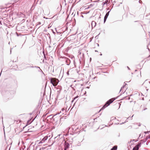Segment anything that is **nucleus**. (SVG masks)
I'll return each instance as SVG.
<instances>
[{
    "label": "nucleus",
    "mask_w": 150,
    "mask_h": 150,
    "mask_svg": "<svg viewBox=\"0 0 150 150\" xmlns=\"http://www.w3.org/2000/svg\"><path fill=\"white\" fill-rule=\"evenodd\" d=\"M57 114L54 115L53 116H52V115H50L49 117H50V119H53L54 121L56 122V124H57V125H58L60 123V122L62 119L63 118L60 117L59 118V117H55L57 115Z\"/></svg>",
    "instance_id": "nucleus-1"
},
{
    "label": "nucleus",
    "mask_w": 150,
    "mask_h": 150,
    "mask_svg": "<svg viewBox=\"0 0 150 150\" xmlns=\"http://www.w3.org/2000/svg\"><path fill=\"white\" fill-rule=\"evenodd\" d=\"M50 83H52L54 86H56L59 82V80L57 79L51 78L50 79Z\"/></svg>",
    "instance_id": "nucleus-2"
},
{
    "label": "nucleus",
    "mask_w": 150,
    "mask_h": 150,
    "mask_svg": "<svg viewBox=\"0 0 150 150\" xmlns=\"http://www.w3.org/2000/svg\"><path fill=\"white\" fill-rule=\"evenodd\" d=\"M110 104V103L107 101L104 104V105L103 106L102 108L100 109L99 110V112H100L101 110H104L105 108L108 107Z\"/></svg>",
    "instance_id": "nucleus-3"
},
{
    "label": "nucleus",
    "mask_w": 150,
    "mask_h": 150,
    "mask_svg": "<svg viewBox=\"0 0 150 150\" xmlns=\"http://www.w3.org/2000/svg\"><path fill=\"white\" fill-rule=\"evenodd\" d=\"M69 144L67 142H65L64 144V150H67V149L69 147Z\"/></svg>",
    "instance_id": "nucleus-4"
},
{
    "label": "nucleus",
    "mask_w": 150,
    "mask_h": 150,
    "mask_svg": "<svg viewBox=\"0 0 150 150\" xmlns=\"http://www.w3.org/2000/svg\"><path fill=\"white\" fill-rule=\"evenodd\" d=\"M140 146L141 144L140 143L139 144H138L133 148L132 150H138L139 148L140 147Z\"/></svg>",
    "instance_id": "nucleus-5"
},
{
    "label": "nucleus",
    "mask_w": 150,
    "mask_h": 150,
    "mask_svg": "<svg viewBox=\"0 0 150 150\" xmlns=\"http://www.w3.org/2000/svg\"><path fill=\"white\" fill-rule=\"evenodd\" d=\"M48 139V136L45 137L42 139L39 142V144H40L44 142L46 140Z\"/></svg>",
    "instance_id": "nucleus-6"
},
{
    "label": "nucleus",
    "mask_w": 150,
    "mask_h": 150,
    "mask_svg": "<svg viewBox=\"0 0 150 150\" xmlns=\"http://www.w3.org/2000/svg\"><path fill=\"white\" fill-rule=\"evenodd\" d=\"M65 62L68 65H69L70 63V60L67 58H65Z\"/></svg>",
    "instance_id": "nucleus-7"
},
{
    "label": "nucleus",
    "mask_w": 150,
    "mask_h": 150,
    "mask_svg": "<svg viewBox=\"0 0 150 150\" xmlns=\"http://www.w3.org/2000/svg\"><path fill=\"white\" fill-rule=\"evenodd\" d=\"M117 97L116 98H112L108 100V101L110 103V104L112 103L116 98H117Z\"/></svg>",
    "instance_id": "nucleus-8"
},
{
    "label": "nucleus",
    "mask_w": 150,
    "mask_h": 150,
    "mask_svg": "<svg viewBox=\"0 0 150 150\" xmlns=\"http://www.w3.org/2000/svg\"><path fill=\"white\" fill-rule=\"evenodd\" d=\"M96 23L95 21H92L91 24L92 28L95 27L96 26Z\"/></svg>",
    "instance_id": "nucleus-9"
},
{
    "label": "nucleus",
    "mask_w": 150,
    "mask_h": 150,
    "mask_svg": "<svg viewBox=\"0 0 150 150\" xmlns=\"http://www.w3.org/2000/svg\"><path fill=\"white\" fill-rule=\"evenodd\" d=\"M117 146H114L110 150H117Z\"/></svg>",
    "instance_id": "nucleus-10"
},
{
    "label": "nucleus",
    "mask_w": 150,
    "mask_h": 150,
    "mask_svg": "<svg viewBox=\"0 0 150 150\" xmlns=\"http://www.w3.org/2000/svg\"><path fill=\"white\" fill-rule=\"evenodd\" d=\"M72 130L74 131H76L77 129L78 128V127H77L76 128H75V126L74 125H73L72 126Z\"/></svg>",
    "instance_id": "nucleus-11"
},
{
    "label": "nucleus",
    "mask_w": 150,
    "mask_h": 150,
    "mask_svg": "<svg viewBox=\"0 0 150 150\" xmlns=\"http://www.w3.org/2000/svg\"><path fill=\"white\" fill-rule=\"evenodd\" d=\"M109 12H110V11H109L107 13H106V14L104 17V18H107L108 16H109Z\"/></svg>",
    "instance_id": "nucleus-12"
},
{
    "label": "nucleus",
    "mask_w": 150,
    "mask_h": 150,
    "mask_svg": "<svg viewBox=\"0 0 150 150\" xmlns=\"http://www.w3.org/2000/svg\"><path fill=\"white\" fill-rule=\"evenodd\" d=\"M78 97V96H76L71 101V102L73 103L74 101L76 99V98H77Z\"/></svg>",
    "instance_id": "nucleus-13"
},
{
    "label": "nucleus",
    "mask_w": 150,
    "mask_h": 150,
    "mask_svg": "<svg viewBox=\"0 0 150 150\" xmlns=\"http://www.w3.org/2000/svg\"><path fill=\"white\" fill-rule=\"evenodd\" d=\"M126 85H127V84L126 83H125V85H124L121 88V89L120 90V92L123 89V88H124V87H125V86Z\"/></svg>",
    "instance_id": "nucleus-14"
},
{
    "label": "nucleus",
    "mask_w": 150,
    "mask_h": 150,
    "mask_svg": "<svg viewBox=\"0 0 150 150\" xmlns=\"http://www.w3.org/2000/svg\"><path fill=\"white\" fill-rule=\"evenodd\" d=\"M34 67L35 68H38V69H39L40 70H41V71H42V70L40 69V67H39L35 66H34Z\"/></svg>",
    "instance_id": "nucleus-15"
},
{
    "label": "nucleus",
    "mask_w": 150,
    "mask_h": 150,
    "mask_svg": "<svg viewBox=\"0 0 150 150\" xmlns=\"http://www.w3.org/2000/svg\"><path fill=\"white\" fill-rule=\"evenodd\" d=\"M116 119V117H112L111 118V120H114V119Z\"/></svg>",
    "instance_id": "nucleus-16"
},
{
    "label": "nucleus",
    "mask_w": 150,
    "mask_h": 150,
    "mask_svg": "<svg viewBox=\"0 0 150 150\" xmlns=\"http://www.w3.org/2000/svg\"><path fill=\"white\" fill-rule=\"evenodd\" d=\"M47 35L49 37V38L50 39V34L49 33H48L47 34Z\"/></svg>",
    "instance_id": "nucleus-17"
},
{
    "label": "nucleus",
    "mask_w": 150,
    "mask_h": 150,
    "mask_svg": "<svg viewBox=\"0 0 150 150\" xmlns=\"http://www.w3.org/2000/svg\"><path fill=\"white\" fill-rule=\"evenodd\" d=\"M108 2V1L107 0L105 1L104 2H103L104 3H103V5H104V4H107V2Z\"/></svg>",
    "instance_id": "nucleus-18"
},
{
    "label": "nucleus",
    "mask_w": 150,
    "mask_h": 150,
    "mask_svg": "<svg viewBox=\"0 0 150 150\" xmlns=\"http://www.w3.org/2000/svg\"><path fill=\"white\" fill-rule=\"evenodd\" d=\"M46 148L45 147H42L40 148V149L44 150V149H45Z\"/></svg>",
    "instance_id": "nucleus-19"
},
{
    "label": "nucleus",
    "mask_w": 150,
    "mask_h": 150,
    "mask_svg": "<svg viewBox=\"0 0 150 150\" xmlns=\"http://www.w3.org/2000/svg\"><path fill=\"white\" fill-rule=\"evenodd\" d=\"M107 19V18H104V23H105Z\"/></svg>",
    "instance_id": "nucleus-20"
},
{
    "label": "nucleus",
    "mask_w": 150,
    "mask_h": 150,
    "mask_svg": "<svg viewBox=\"0 0 150 150\" xmlns=\"http://www.w3.org/2000/svg\"><path fill=\"white\" fill-rule=\"evenodd\" d=\"M134 116V115H133L131 117H129L128 118V119H132V117H133V116Z\"/></svg>",
    "instance_id": "nucleus-21"
},
{
    "label": "nucleus",
    "mask_w": 150,
    "mask_h": 150,
    "mask_svg": "<svg viewBox=\"0 0 150 150\" xmlns=\"http://www.w3.org/2000/svg\"><path fill=\"white\" fill-rule=\"evenodd\" d=\"M139 3L140 4H141L142 3V1L141 0H139Z\"/></svg>",
    "instance_id": "nucleus-22"
},
{
    "label": "nucleus",
    "mask_w": 150,
    "mask_h": 150,
    "mask_svg": "<svg viewBox=\"0 0 150 150\" xmlns=\"http://www.w3.org/2000/svg\"><path fill=\"white\" fill-rule=\"evenodd\" d=\"M30 67V68H35L34 67V66H30L29 67Z\"/></svg>",
    "instance_id": "nucleus-23"
},
{
    "label": "nucleus",
    "mask_w": 150,
    "mask_h": 150,
    "mask_svg": "<svg viewBox=\"0 0 150 150\" xmlns=\"http://www.w3.org/2000/svg\"><path fill=\"white\" fill-rule=\"evenodd\" d=\"M137 124H138V126H140L141 124L140 123H137Z\"/></svg>",
    "instance_id": "nucleus-24"
},
{
    "label": "nucleus",
    "mask_w": 150,
    "mask_h": 150,
    "mask_svg": "<svg viewBox=\"0 0 150 150\" xmlns=\"http://www.w3.org/2000/svg\"><path fill=\"white\" fill-rule=\"evenodd\" d=\"M62 111H64L65 110V109L64 108H62Z\"/></svg>",
    "instance_id": "nucleus-25"
},
{
    "label": "nucleus",
    "mask_w": 150,
    "mask_h": 150,
    "mask_svg": "<svg viewBox=\"0 0 150 150\" xmlns=\"http://www.w3.org/2000/svg\"><path fill=\"white\" fill-rule=\"evenodd\" d=\"M41 24V22H39L38 23V25H40Z\"/></svg>",
    "instance_id": "nucleus-26"
},
{
    "label": "nucleus",
    "mask_w": 150,
    "mask_h": 150,
    "mask_svg": "<svg viewBox=\"0 0 150 150\" xmlns=\"http://www.w3.org/2000/svg\"><path fill=\"white\" fill-rule=\"evenodd\" d=\"M147 109V108H145L143 110H146Z\"/></svg>",
    "instance_id": "nucleus-27"
},
{
    "label": "nucleus",
    "mask_w": 150,
    "mask_h": 150,
    "mask_svg": "<svg viewBox=\"0 0 150 150\" xmlns=\"http://www.w3.org/2000/svg\"><path fill=\"white\" fill-rule=\"evenodd\" d=\"M130 99V98L129 97H128V98H127V99L128 100H129Z\"/></svg>",
    "instance_id": "nucleus-28"
},
{
    "label": "nucleus",
    "mask_w": 150,
    "mask_h": 150,
    "mask_svg": "<svg viewBox=\"0 0 150 150\" xmlns=\"http://www.w3.org/2000/svg\"><path fill=\"white\" fill-rule=\"evenodd\" d=\"M44 58H46V56L45 54H44Z\"/></svg>",
    "instance_id": "nucleus-29"
},
{
    "label": "nucleus",
    "mask_w": 150,
    "mask_h": 150,
    "mask_svg": "<svg viewBox=\"0 0 150 150\" xmlns=\"http://www.w3.org/2000/svg\"><path fill=\"white\" fill-rule=\"evenodd\" d=\"M148 139V138L147 137L146 139V141Z\"/></svg>",
    "instance_id": "nucleus-30"
},
{
    "label": "nucleus",
    "mask_w": 150,
    "mask_h": 150,
    "mask_svg": "<svg viewBox=\"0 0 150 150\" xmlns=\"http://www.w3.org/2000/svg\"><path fill=\"white\" fill-rule=\"evenodd\" d=\"M127 67V68H128L129 70V69H129V67Z\"/></svg>",
    "instance_id": "nucleus-31"
},
{
    "label": "nucleus",
    "mask_w": 150,
    "mask_h": 150,
    "mask_svg": "<svg viewBox=\"0 0 150 150\" xmlns=\"http://www.w3.org/2000/svg\"><path fill=\"white\" fill-rule=\"evenodd\" d=\"M125 122H122V123H120V125H121L122 124H123V123H124Z\"/></svg>",
    "instance_id": "nucleus-32"
},
{
    "label": "nucleus",
    "mask_w": 150,
    "mask_h": 150,
    "mask_svg": "<svg viewBox=\"0 0 150 150\" xmlns=\"http://www.w3.org/2000/svg\"><path fill=\"white\" fill-rule=\"evenodd\" d=\"M67 74L68 75H69V73L68 72H67Z\"/></svg>",
    "instance_id": "nucleus-33"
},
{
    "label": "nucleus",
    "mask_w": 150,
    "mask_h": 150,
    "mask_svg": "<svg viewBox=\"0 0 150 150\" xmlns=\"http://www.w3.org/2000/svg\"><path fill=\"white\" fill-rule=\"evenodd\" d=\"M148 143H149L148 142H148H147L146 143V144L147 145H148Z\"/></svg>",
    "instance_id": "nucleus-34"
},
{
    "label": "nucleus",
    "mask_w": 150,
    "mask_h": 150,
    "mask_svg": "<svg viewBox=\"0 0 150 150\" xmlns=\"http://www.w3.org/2000/svg\"><path fill=\"white\" fill-rule=\"evenodd\" d=\"M145 133H147V132H144Z\"/></svg>",
    "instance_id": "nucleus-35"
},
{
    "label": "nucleus",
    "mask_w": 150,
    "mask_h": 150,
    "mask_svg": "<svg viewBox=\"0 0 150 150\" xmlns=\"http://www.w3.org/2000/svg\"><path fill=\"white\" fill-rule=\"evenodd\" d=\"M11 49L10 50V52H11Z\"/></svg>",
    "instance_id": "nucleus-36"
},
{
    "label": "nucleus",
    "mask_w": 150,
    "mask_h": 150,
    "mask_svg": "<svg viewBox=\"0 0 150 150\" xmlns=\"http://www.w3.org/2000/svg\"><path fill=\"white\" fill-rule=\"evenodd\" d=\"M77 100H76V101H75V103L77 101Z\"/></svg>",
    "instance_id": "nucleus-37"
},
{
    "label": "nucleus",
    "mask_w": 150,
    "mask_h": 150,
    "mask_svg": "<svg viewBox=\"0 0 150 150\" xmlns=\"http://www.w3.org/2000/svg\"><path fill=\"white\" fill-rule=\"evenodd\" d=\"M57 137H58V136H57V137H55V138H56Z\"/></svg>",
    "instance_id": "nucleus-38"
},
{
    "label": "nucleus",
    "mask_w": 150,
    "mask_h": 150,
    "mask_svg": "<svg viewBox=\"0 0 150 150\" xmlns=\"http://www.w3.org/2000/svg\"><path fill=\"white\" fill-rule=\"evenodd\" d=\"M100 55H102V54H100Z\"/></svg>",
    "instance_id": "nucleus-39"
},
{
    "label": "nucleus",
    "mask_w": 150,
    "mask_h": 150,
    "mask_svg": "<svg viewBox=\"0 0 150 150\" xmlns=\"http://www.w3.org/2000/svg\"><path fill=\"white\" fill-rule=\"evenodd\" d=\"M129 127H130L131 128H132V126H130Z\"/></svg>",
    "instance_id": "nucleus-40"
},
{
    "label": "nucleus",
    "mask_w": 150,
    "mask_h": 150,
    "mask_svg": "<svg viewBox=\"0 0 150 150\" xmlns=\"http://www.w3.org/2000/svg\"><path fill=\"white\" fill-rule=\"evenodd\" d=\"M59 136H60V134L58 135Z\"/></svg>",
    "instance_id": "nucleus-41"
},
{
    "label": "nucleus",
    "mask_w": 150,
    "mask_h": 150,
    "mask_svg": "<svg viewBox=\"0 0 150 150\" xmlns=\"http://www.w3.org/2000/svg\"><path fill=\"white\" fill-rule=\"evenodd\" d=\"M149 142H150V141H149V142H148V143H149Z\"/></svg>",
    "instance_id": "nucleus-42"
},
{
    "label": "nucleus",
    "mask_w": 150,
    "mask_h": 150,
    "mask_svg": "<svg viewBox=\"0 0 150 150\" xmlns=\"http://www.w3.org/2000/svg\"><path fill=\"white\" fill-rule=\"evenodd\" d=\"M95 52H97V50H95Z\"/></svg>",
    "instance_id": "nucleus-43"
},
{
    "label": "nucleus",
    "mask_w": 150,
    "mask_h": 150,
    "mask_svg": "<svg viewBox=\"0 0 150 150\" xmlns=\"http://www.w3.org/2000/svg\"><path fill=\"white\" fill-rule=\"evenodd\" d=\"M98 45L99 46V44H98Z\"/></svg>",
    "instance_id": "nucleus-44"
},
{
    "label": "nucleus",
    "mask_w": 150,
    "mask_h": 150,
    "mask_svg": "<svg viewBox=\"0 0 150 150\" xmlns=\"http://www.w3.org/2000/svg\"><path fill=\"white\" fill-rule=\"evenodd\" d=\"M148 50H149V49L148 48Z\"/></svg>",
    "instance_id": "nucleus-45"
},
{
    "label": "nucleus",
    "mask_w": 150,
    "mask_h": 150,
    "mask_svg": "<svg viewBox=\"0 0 150 150\" xmlns=\"http://www.w3.org/2000/svg\"><path fill=\"white\" fill-rule=\"evenodd\" d=\"M148 89H147V90H147V91H148Z\"/></svg>",
    "instance_id": "nucleus-46"
},
{
    "label": "nucleus",
    "mask_w": 150,
    "mask_h": 150,
    "mask_svg": "<svg viewBox=\"0 0 150 150\" xmlns=\"http://www.w3.org/2000/svg\"><path fill=\"white\" fill-rule=\"evenodd\" d=\"M125 91H124V92H125Z\"/></svg>",
    "instance_id": "nucleus-47"
},
{
    "label": "nucleus",
    "mask_w": 150,
    "mask_h": 150,
    "mask_svg": "<svg viewBox=\"0 0 150 150\" xmlns=\"http://www.w3.org/2000/svg\"><path fill=\"white\" fill-rule=\"evenodd\" d=\"M149 83H150V81L149 82Z\"/></svg>",
    "instance_id": "nucleus-48"
}]
</instances>
